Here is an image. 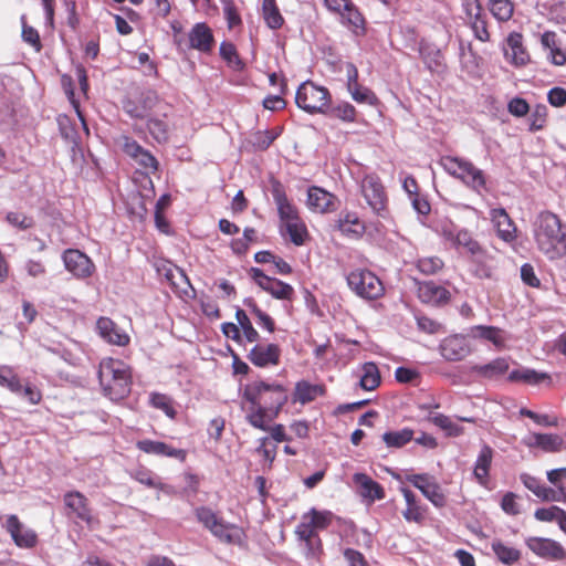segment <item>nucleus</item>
Instances as JSON below:
<instances>
[{
  "mask_svg": "<svg viewBox=\"0 0 566 566\" xmlns=\"http://www.w3.org/2000/svg\"><path fill=\"white\" fill-rule=\"evenodd\" d=\"M434 230L460 252L469 254L480 245V242L468 229L460 228L447 218L438 220Z\"/></svg>",
  "mask_w": 566,
  "mask_h": 566,
  "instance_id": "nucleus-7",
  "label": "nucleus"
},
{
  "mask_svg": "<svg viewBox=\"0 0 566 566\" xmlns=\"http://www.w3.org/2000/svg\"><path fill=\"white\" fill-rule=\"evenodd\" d=\"M547 107L545 105H536L530 114V130L537 132L542 129L546 123Z\"/></svg>",
  "mask_w": 566,
  "mask_h": 566,
  "instance_id": "nucleus-57",
  "label": "nucleus"
},
{
  "mask_svg": "<svg viewBox=\"0 0 566 566\" xmlns=\"http://www.w3.org/2000/svg\"><path fill=\"white\" fill-rule=\"evenodd\" d=\"M307 207L319 213L332 212L337 208V198L321 187H310L307 190Z\"/></svg>",
  "mask_w": 566,
  "mask_h": 566,
  "instance_id": "nucleus-19",
  "label": "nucleus"
},
{
  "mask_svg": "<svg viewBox=\"0 0 566 566\" xmlns=\"http://www.w3.org/2000/svg\"><path fill=\"white\" fill-rule=\"evenodd\" d=\"M352 98L358 104H367L375 106L378 104L376 94L368 87L360 84L355 85L347 90Z\"/></svg>",
  "mask_w": 566,
  "mask_h": 566,
  "instance_id": "nucleus-49",
  "label": "nucleus"
},
{
  "mask_svg": "<svg viewBox=\"0 0 566 566\" xmlns=\"http://www.w3.org/2000/svg\"><path fill=\"white\" fill-rule=\"evenodd\" d=\"M537 248L551 260L566 254V232L559 218L549 212H541L533 226Z\"/></svg>",
  "mask_w": 566,
  "mask_h": 566,
  "instance_id": "nucleus-1",
  "label": "nucleus"
},
{
  "mask_svg": "<svg viewBox=\"0 0 566 566\" xmlns=\"http://www.w3.org/2000/svg\"><path fill=\"white\" fill-rule=\"evenodd\" d=\"M244 305L256 319V323L265 328L269 333L275 329L274 321L265 312H263L252 298L244 300Z\"/></svg>",
  "mask_w": 566,
  "mask_h": 566,
  "instance_id": "nucleus-44",
  "label": "nucleus"
},
{
  "mask_svg": "<svg viewBox=\"0 0 566 566\" xmlns=\"http://www.w3.org/2000/svg\"><path fill=\"white\" fill-rule=\"evenodd\" d=\"M295 535L297 539L321 538L318 535V530L312 523H310V520L304 514L302 515L301 522L295 528Z\"/></svg>",
  "mask_w": 566,
  "mask_h": 566,
  "instance_id": "nucleus-60",
  "label": "nucleus"
},
{
  "mask_svg": "<svg viewBox=\"0 0 566 566\" xmlns=\"http://www.w3.org/2000/svg\"><path fill=\"white\" fill-rule=\"evenodd\" d=\"M472 370L482 377L493 378L509 370V361L506 358H496L485 365H475Z\"/></svg>",
  "mask_w": 566,
  "mask_h": 566,
  "instance_id": "nucleus-38",
  "label": "nucleus"
},
{
  "mask_svg": "<svg viewBox=\"0 0 566 566\" xmlns=\"http://www.w3.org/2000/svg\"><path fill=\"white\" fill-rule=\"evenodd\" d=\"M62 260L65 269L78 279H85L92 275L94 264L91 259L76 249L64 251Z\"/></svg>",
  "mask_w": 566,
  "mask_h": 566,
  "instance_id": "nucleus-17",
  "label": "nucleus"
},
{
  "mask_svg": "<svg viewBox=\"0 0 566 566\" xmlns=\"http://www.w3.org/2000/svg\"><path fill=\"white\" fill-rule=\"evenodd\" d=\"M538 497L542 501H552V502H564L566 503V489L563 486L558 488V491H555L551 488L543 486Z\"/></svg>",
  "mask_w": 566,
  "mask_h": 566,
  "instance_id": "nucleus-64",
  "label": "nucleus"
},
{
  "mask_svg": "<svg viewBox=\"0 0 566 566\" xmlns=\"http://www.w3.org/2000/svg\"><path fill=\"white\" fill-rule=\"evenodd\" d=\"M525 544L536 556L549 560H563L566 558V549L560 543L546 537H528Z\"/></svg>",
  "mask_w": 566,
  "mask_h": 566,
  "instance_id": "nucleus-13",
  "label": "nucleus"
},
{
  "mask_svg": "<svg viewBox=\"0 0 566 566\" xmlns=\"http://www.w3.org/2000/svg\"><path fill=\"white\" fill-rule=\"evenodd\" d=\"M282 235H287L290 241L300 247L308 240V231L302 219L280 226Z\"/></svg>",
  "mask_w": 566,
  "mask_h": 566,
  "instance_id": "nucleus-35",
  "label": "nucleus"
},
{
  "mask_svg": "<svg viewBox=\"0 0 566 566\" xmlns=\"http://www.w3.org/2000/svg\"><path fill=\"white\" fill-rule=\"evenodd\" d=\"M361 193L371 211L381 218L388 217V199L385 188L376 175H367L361 180Z\"/></svg>",
  "mask_w": 566,
  "mask_h": 566,
  "instance_id": "nucleus-8",
  "label": "nucleus"
},
{
  "mask_svg": "<svg viewBox=\"0 0 566 566\" xmlns=\"http://www.w3.org/2000/svg\"><path fill=\"white\" fill-rule=\"evenodd\" d=\"M491 548L493 553L495 554L496 558L504 565L511 566L516 564L521 559V552L511 546L505 544L504 542L500 539H495L491 544Z\"/></svg>",
  "mask_w": 566,
  "mask_h": 566,
  "instance_id": "nucleus-36",
  "label": "nucleus"
},
{
  "mask_svg": "<svg viewBox=\"0 0 566 566\" xmlns=\"http://www.w3.org/2000/svg\"><path fill=\"white\" fill-rule=\"evenodd\" d=\"M302 545L303 554L307 560L319 562L323 555V544L321 538L298 539Z\"/></svg>",
  "mask_w": 566,
  "mask_h": 566,
  "instance_id": "nucleus-48",
  "label": "nucleus"
},
{
  "mask_svg": "<svg viewBox=\"0 0 566 566\" xmlns=\"http://www.w3.org/2000/svg\"><path fill=\"white\" fill-rule=\"evenodd\" d=\"M353 481L358 494L369 503H373L377 500H382L385 497V491L382 486L367 474L360 472L355 473L353 475Z\"/></svg>",
  "mask_w": 566,
  "mask_h": 566,
  "instance_id": "nucleus-24",
  "label": "nucleus"
},
{
  "mask_svg": "<svg viewBox=\"0 0 566 566\" xmlns=\"http://www.w3.org/2000/svg\"><path fill=\"white\" fill-rule=\"evenodd\" d=\"M494 451L493 449L488 446L483 444L480 449V452L476 457L474 468H473V476L476 480V482L482 485L486 486L489 482V473L492 465Z\"/></svg>",
  "mask_w": 566,
  "mask_h": 566,
  "instance_id": "nucleus-30",
  "label": "nucleus"
},
{
  "mask_svg": "<svg viewBox=\"0 0 566 566\" xmlns=\"http://www.w3.org/2000/svg\"><path fill=\"white\" fill-rule=\"evenodd\" d=\"M419 52L429 70L437 71L442 66L443 56L436 45L420 43Z\"/></svg>",
  "mask_w": 566,
  "mask_h": 566,
  "instance_id": "nucleus-40",
  "label": "nucleus"
},
{
  "mask_svg": "<svg viewBox=\"0 0 566 566\" xmlns=\"http://www.w3.org/2000/svg\"><path fill=\"white\" fill-rule=\"evenodd\" d=\"M563 443V438L556 433H541V450L544 452H558Z\"/></svg>",
  "mask_w": 566,
  "mask_h": 566,
  "instance_id": "nucleus-58",
  "label": "nucleus"
},
{
  "mask_svg": "<svg viewBox=\"0 0 566 566\" xmlns=\"http://www.w3.org/2000/svg\"><path fill=\"white\" fill-rule=\"evenodd\" d=\"M132 475L136 481L146 486L158 488L160 490L167 491V486L159 481V478L147 469H137L133 472Z\"/></svg>",
  "mask_w": 566,
  "mask_h": 566,
  "instance_id": "nucleus-54",
  "label": "nucleus"
},
{
  "mask_svg": "<svg viewBox=\"0 0 566 566\" xmlns=\"http://www.w3.org/2000/svg\"><path fill=\"white\" fill-rule=\"evenodd\" d=\"M491 221L496 229L499 238L505 242L515 240V227L503 208H495L490 211Z\"/></svg>",
  "mask_w": 566,
  "mask_h": 566,
  "instance_id": "nucleus-29",
  "label": "nucleus"
},
{
  "mask_svg": "<svg viewBox=\"0 0 566 566\" xmlns=\"http://www.w3.org/2000/svg\"><path fill=\"white\" fill-rule=\"evenodd\" d=\"M235 318H237L239 328L242 329V333L249 343H254L260 339V334L253 327L245 311L238 308L235 312Z\"/></svg>",
  "mask_w": 566,
  "mask_h": 566,
  "instance_id": "nucleus-46",
  "label": "nucleus"
},
{
  "mask_svg": "<svg viewBox=\"0 0 566 566\" xmlns=\"http://www.w3.org/2000/svg\"><path fill=\"white\" fill-rule=\"evenodd\" d=\"M6 528L11 535L14 544L21 548H32L38 543L36 533L24 526L17 515H9L6 522Z\"/></svg>",
  "mask_w": 566,
  "mask_h": 566,
  "instance_id": "nucleus-18",
  "label": "nucleus"
},
{
  "mask_svg": "<svg viewBox=\"0 0 566 566\" xmlns=\"http://www.w3.org/2000/svg\"><path fill=\"white\" fill-rule=\"evenodd\" d=\"M242 400L279 413L287 402L289 396L286 388L281 384L256 380L243 387Z\"/></svg>",
  "mask_w": 566,
  "mask_h": 566,
  "instance_id": "nucleus-3",
  "label": "nucleus"
},
{
  "mask_svg": "<svg viewBox=\"0 0 566 566\" xmlns=\"http://www.w3.org/2000/svg\"><path fill=\"white\" fill-rule=\"evenodd\" d=\"M469 336L491 342L496 348H503L506 339L504 331L495 326L486 325L470 327Z\"/></svg>",
  "mask_w": 566,
  "mask_h": 566,
  "instance_id": "nucleus-33",
  "label": "nucleus"
},
{
  "mask_svg": "<svg viewBox=\"0 0 566 566\" xmlns=\"http://www.w3.org/2000/svg\"><path fill=\"white\" fill-rule=\"evenodd\" d=\"M244 403L245 402L242 401V410L245 411L247 422L255 429L268 431L270 422L274 420L279 413L255 405L245 407Z\"/></svg>",
  "mask_w": 566,
  "mask_h": 566,
  "instance_id": "nucleus-28",
  "label": "nucleus"
},
{
  "mask_svg": "<svg viewBox=\"0 0 566 566\" xmlns=\"http://www.w3.org/2000/svg\"><path fill=\"white\" fill-rule=\"evenodd\" d=\"M489 10L500 22L509 21L514 12V6L511 0H489Z\"/></svg>",
  "mask_w": 566,
  "mask_h": 566,
  "instance_id": "nucleus-42",
  "label": "nucleus"
},
{
  "mask_svg": "<svg viewBox=\"0 0 566 566\" xmlns=\"http://www.w3.org/2000/svg\"><path fill=\"white\" fill-rule=\"evenodd\" d=\"M416 266L422 274L433 275L443 269L444 263L439 256H423L417 260Z\"/></svg>",
  "mask_w": 566,
  "mask_h": 566,
  "instance_id": "nucleus-52",
  "label": "nucleus"
},
{
  "mask_svg": "<svg viewBox=\"0 0 566 566\" xmlns=\"http://www.w3.org/2000/svg\"><path fill=\"white\" fill-rule=\"evenodd\" d=\"M338 14L342 18V23L355 33L364 31L365 19L352 1H349L348 6H346Z\"/></svg>",
  "mask_w": 566,
  "mask_h": 566,
  "instance_id": "nucleus-37",
  "label": "nucleus"
},
{
  "mask_svg": "<svg viewBox=\"0 0 566 566\" xmlns=\"http://www.w3.org/2000/svg\"><path fill=\"white\" fill-rule=\"evenodd\" d=\"M337 227L343 234L355 239L363 237L366 231L364 221L360 220L356 212L352 211L340 213Z\"/></svg>",
  "mask_w": 566,
  "mask_h": 566,
  "instance_id": "nucleus-32",
  "label": "nucleus"
},
{
  "mask_svg": "<svg viewBox=\"0 0 566 566\" xmlns=\"http://www.w3.org/2000/svg\"><path fill=\"white\" fill-rule=\"evenodd\" d=\"M250 274L254 282L262 290L271 294L274 298L292 300L294 294V289L292 287V285L277 279L265 275L263 271L258 268H252L250 270Z\"/></svg>",
  "mask_w": 566,
  "mask_h": 566,
  "instance_id": "nucleus-10",
  "label": "nucleus"
},
{
  "mask_svg": "<svg viewBox=\"0 0 566 566\" xmlns=\"http://www.w3.org/2000/svg\"><path fill=\"white\" fill-rule=\"evenodd\" d=\"M439 350L446 360L460 361L471 354L472 348L465 336L455 334L442 339Z\"/></svg>",
  "mask_w": 566,
  "mask_h": 566,
  "instance_id": "nucleus-14",
  "label": "nucleus"
},
{
  "mask_svg": "<svg viewBox=\"0 0 566 566\" xmlns=\"http://www.w3.org/2000/svg\"><path fill=\"white\" fill-rule=\"evenodd\" d=\"M520 415L532 419L535 423L543 427H555L558 423L557 418L548 415H539L526 408H522Z\"/></svg>",
  "mask_w": 566,
  "mask_h": 566,
  "instance_id": "nucleus-62",
  "label": "nucleus"
},
{
  "mask_svg": "<svg viewBox=\"0 0 566 566\" xmlns=\"http://www.w3.org/2000/svg\"><path fill=\"white\" fill-rule=\"evenodd\" d=\"M431 421L450 437H458L463 432V428L457 421L443 413H436Z\"/></svg>",
  "mask_w": 566,
  "mask_h": 566,
  "instance_id": "nucleus-47",
  "label": "nucleus"
},
{
  "mask_svg": "<svg viewBox=\"0 0 566 566\" xmlns=\"http://www.w3.org/2000/svg\"><path fill=\"white\" fill-rule=\"evenodd\" d=\"M439 164L447 174L461 180L474 192L481 195L486 190L485 174L472 161L455 156H442Z\"/></svg>",
  "mask_w": 566,
  "mask_h": 566,
  "instance_id": "nucleus-4",
  "label": "nucleus"
},
{
  "mask_svg": "<svg viewBox=\"0 0 566 566\" xmlns=\"http://www.w3.org/2000/svg\"><path fill=\"white\" fill-rule=\"evenodd\" d=\"M64 504L67 515L85 522L92 526L95 522L92 511L88 507V501L84 494L78 491H71L64 494Z\"/></svg>",
  "mask_w": 566,
  "mask_h": 566,
  "instance_id": "nucleus-16",
  "label": "nucleus"
},
{
  "mask_svg": "<svg viewBox=\"0 0 566 566\" xmlns=\"http://www.w3.org/2000/svg\"><path fill=\"white\" fill-rule=\"evenodd\" d=\"M0 386L9 389L13 394H20L22 382L12 367L0 365Z\"/></svg>",
  "mask_w": 566,
  "mask_h": 566,
  "instance_id": "nucleus-43",
  "label": "nucleus"
},
{
  "mask_svg": "<svg viewBox=\"0 0 566 566\" xmlns=\"http://www.w3.org/2000/svg\"><path fill=\"white\" fill-rule=\"evenodd\" d=\"M327 114L336 117L346 123H353L356 120V108L348 102H340L334 107L329 106Z\"/></svg>",
  "mask_w": 566,
  "mask_h": 566,
  "instance_id": "nucleus-50",
  "label": "nucleus"
},
{
  "mask_svg": "<svg viewBox=\"0 0 566 566\" xmlns=\"http://www.w3.org/2000/svg\"><path fill=\"white\" fill-rule=\"evenodd\" d=\"M96 331L105 342L112 345L126 346L129 344V335L108 317L97 319Z\"/></svg>",
  "mask_w": 566,
  "mask_h": 566,
  "instance_id": "nucleus-21",
  "label": "nucleus"
},
{
  "mask_svg": "<svg viewBox=\"0 0 566 566\" xmlns=\"http://www.w3.org/2000/svg\"><path fill=\"white\" fill-rule=\"evenodd\" d=\"M349 290L358 297L366 301H375L385 294L381 280L370 270L356 268L346 274Z\"/></svg>",
  "mask_w": 566,
  "mask_h": 566,
  "instance_id": "nucleus-5",
  "label": "nucleus"
},
{
  "mask_svg": "<svg viewBox=\"0 0 566 566\" xmlns=\"http://www.w3.org/2000/svg\"><path fill=\"white\" fill-rule=\"evenodd\" d=\"M318 531L325 530L332 522V513L328 511H317L311 509L304 514Z\"/></svg>",
  "mask_w": 566,
  "mask_h": 566,
  "instance_id": "nucleus-56",
  "label": "nucleus"
},
{
  "mask_svg": "<svg viewBox=\"0 0 566 566\" xmlns=\"http://www.w3.org/2000/svg\"><path fill=\"white\" fill-rule=\"evenodd\" d=\"M281 357V348L274 343H259L254 345L249 354L248 359L256 367L268 368L277 366Z\"/></svg>",
  "mask_w": 566,
  "mask_h": 566,
  "instance_id": "nucleus-15",
  "label": "nucleus"
},
{
  "mask_svg": "<svg viewBox=\"0 0 566 566\" xmlns=\"http://www.w3.org/2000/svg\"><path fill=\"white\" fill-rule=\"evenodd\" d=\"M136 446L140 451L148 454L175 458L180 461H184L186 459L185 450L172 448L171 446L161 441L144 439L139 440Z\"/></svg>",
  "mask_w": 566,
  "mask_h": 566,
  "instance_id": "nucleus-27",
  "label": "nucleus"
},
{
  "mask_svg": "<svg viewBox=\"0 0 566 566\" xmlns=\"http://www.w3.org/2000/svg\"><path fill=\"white\" fill-rule=\"evenodd\" d=\"M418 295L421 302L431 305L444 304L450 298V292L432 281L420 284L418 287Z\"/></svg>",
  "mask_w": 566,
  "mask_h": 566,
  "instance_id": "nucleus-31",
  "label": "nucleus"
},
{
  "mask_svg": "<svg viewBox=\"0 0 566 566\" xmlns=\"http://www.w3.org/2000/svg\"><path fill=\"white\" fill-rule=\"evenodd\" d=\"M413 438V431L411 429H402L398 431L385 432L382 440L389 448H401L411 441Z\"/></svg>",
  "mask_w": 566,
  "mask_h": 566,
  "instance_id": "nucleus-45",
  "label": "nucleus"
},
{
  "mask_svg": "<svg viewBox=\"0 0 566 566\" xmlns=\"http://www.w3.org/2000/svg\"><path fill=\"white\" fill-rule=\"evenodd\" d=\"M406 480L417 488L434 506L442 507L446 504V497L436 479L427 473L408 474Z\"/></svg>",
  "mask_w": 566,
  "mask_h": 566,
  "instance_id": "nucleus-11",
  "label": "nucleus"
},
{
  "mask_svg": "<svg viewBox=\"0 0 566 566\" xmlns=\"http://www.w3.org/2000/svg\"><path fill=\"white\" fill-rule=\"evenodd\" d=\"M400 492L406 501V509L402 511L403 518L407 522L422 524L426 520L427 507L420 503L416 494L408 488L401 486Z\"/></svg>",
  "mask_w": 566,
  "mask_h": 566,
  "instance_id": "nucleus-26",
  "label": "nucleus"
},
{
  "mask_svg": "<svg viewBox=\"0 0 566 566\" xmlns=\"http://www.w3.org/2000/svg\"><path fill=\"white\" fill-rule=\"evenodd\" d=\"M321 394V388L306 381H300L295 387V399L302 403L314 400Z\"/></svg>",
  "mask_w": 566,
  "mask_h": 566,
  "instance_id": "nucleus-51",
  "label": "nucleus"
},
{
  "mask_svg": "<svg viewBox=\"0 0 566 566\" xmlns=\"http://www.w3.org/2000/svg\"><path fill=\"white\" fill-rule=\"evenodd\" d=\"M295 103L308 114H327L331 94L326 87L305 81L296 91Z\"/></svg>",
  "mask_w": 566,
  "mask_h": 566,
  "instance_id": "nucleus-6",
  "label": "nucleus"
},
{
  "mask_svg": "<svg viewBox=\"0 0 566 566\" xmlns=\"http://www.w3.org/2000/svg\"><path fill=\"white\" fill-rule=\"evenodd\" d=\"M98 379L103 392L112 400L123 399L130 392L132 371L129 366L119 359H102Z\"/></svg>",
  "mask_w": 566,
  "mask_h": 566,
  "instance_id": "nucleus-2",
  "label": "nucleus"
},
{
  "mask_svg": "<svg viewBox=\"0 0 566 566\" xmlns=\"http://www.w3.org/2000/svg\"><path fill=\"white\" fill-rule=\"evenodd\" d=\"M548 378L549 376L546 373H538L530 368L515 369L509 374V380L511 381H524L533 385L539 384Z\"/></svg>",
  "mask_w": 566,
  "mask_h": 566,
  "instance_id": "nucleus-41",
  "label": "nucleus"
},
{
  "mask_svg": "<svg viewBox=\"0 0 566 566\" xmlns=\"http://www.w3.org/2000/svg\"><path fill=\"white\" fill-rule=\"evenodd\" d=\"M118 143L122 150L130 157L146 174H155L158 170L159 163L155 156L135 139L127 135L119 137Z\"/></svg>",
  "mask_w": 566,
  "mask_h": 566,
  "instance_id": "nucleus-9",
  "label": "nucleus"
},
{
  "mask_svg": "<svg viewBox=\"0 0 566 566\" xmlns=\"http://www.w3.org/2000/svg\"><path fill=\"white\" fill-rule=\"evenodd\" d=\"M196 516L214 536L229 543L233 541L232 535L228 533V527L217 517L211 509L199 507L196 510Z\"/></svg>",
  "mask_w": 566,
  "mask_h": 566,
  "instance_id": "nucleus-25",
  "label": "nucleus"
},
{
  "mask_svg": "<svg viewBox=\"0 0 566 566\" xmlns=\"http://www.w3.org/2000/svg\"><path fill=\"white\" fill-rule=\"evenodd\" d=\"M565 510L559 506L552 505L549 507H541L537 509L534 513V516L537 521L541 522H556L560 520L562 514Z\"/></svg>",
  "mask_w": 566,
  "mask_h": 566,
  "instance_id": "nucleus-59",
  "label": "nucleus"
},
{
  "mask_svg": "<svg viewBox=\"0 0 566 566\" xmlns=\"http://www.w3.org/2000/svg\"><path fill=\"white\" fill-rule=\"evenodd\" d=\"M214 44L211 29L203 22L196 23L188 33V48L202 53L212 51Z\"/></svg>",
  "mask_w": 566,
  "mask_h": 566,
  "instance_id": "nucleus-23",
  "label": "nucleus"
},
{
  "mask_svg": "<svg viewBox=\"0 0 566 566\" xmlns=\"http://www.w3.org/2000/svg\"><path fill=\"white\" fill-rule=\"evenodd\" d=\"M6 219L20 230H27L33 226V219L21 212H8Z\"/></svg>",
  "mask_w": 566,
  "mask_h": 566,
  "instance_id": "nucleus-63",
  "label": "nucleus"
},
{
  "mask_svg": "<svg viewBox=\"0 0 566 566\" xmlns=\"http://www.w3.org/2000/svg\"><path fill=\"white\" fill-rule=\"evenodd\" d=\"M147 128L153 138L158 143H164L168 139V125L164 119L149 118Z\"/></svg>",
  "mask_w": 566,
  "mask_h": 566,
  "instance_id": "nucleus-55",
  "label": "nucleus"
},
{
  "mask_svg": "<svg viewBox=\"0 0 566 566\" xmlns=\"http://www.w3.org/2000/svg\"><path fill=\"white\" fill-rule=\"evenodd\" d=\"M357 376L359 377L358 386L366 391L375 390L380 385V373L373 361L363 364L357 370Z\"/></svg>",
  "mask_w": 566,
  "mask_h": 566,
  "instance_id": "nucleus-34",
  "label": "nucleus"
},
{
  "mask_svg": "<svg viewBox=\"0 0 566 566\" xmlns=\"http://www.w3.org/2000/svg\"><path fill=\"white\" fill-rule=\"evenodd\" d=\"M272 196L277 208V213L281 221L280 226L302 219L296 206L287 198L280 184L273 186Z\"/></svg>",
  "mask_w": 566,
  "mask_h": 566,
  "instance_id": "nucleus-20",
  "label": "nucleus"
},
{
  "mask_svg": "<svg viewBox=\"0 0 566 566\" xmlns=\"http://www.w3.org/2000/svg\"><path fill=\"white\" fill-rule=\"evenodd\" d=\"M470 266L474 276L479 279H491L496 268V256L494 253L485 249L483 245H479L474 249V252H470Z\"/></svg>",
  "mask_w": 566,
  "mask_h": 566,
  "instance_id": "nucleus-12",
  "label": "nucleus"
},
{
  "mask_svg": "<svg viewBox=\"0 0 566 566\" xmlns=\"http://www.w3.org/2000/svg\"><path fill=\"white\" fill-rule=\"evenodd\" d=\"M150 403L154 408L164 411L165 415L170 419L176 418L177 411L175 410L172 401L168 396L158 392L151 394Z\"/></svg>",
  "mask_w": 566,
  "mask_h": 566,
  "instance_id": "nucleus-53",
  "label": "nucleus"
},
{
  "mask_svg": "<svg viewBox=\"0 0 566 566\" xmlns=\"http://www.w3.org/2000/svg\"><path fill=\"white\" fill-rule=\"evenodd\" d=\"M503 50L506 61L515 66H523L530 61V55L523 44V35L518 32H511L507 35Z\"/></svg>",
  "mask_w": 566,
  "mask_h": 566,
  "instance_id": "nucleus-22",
  "label": "nucleus"
},
{
  "mask_svg": "<svg viewBox=\"0 0 566 566\" xmlns=\"http://www.w3.org/2000/svg\"><path fill=\"white\" fill-rule=\"evenodd\" d=\"M223 4V14L229 29L241 25L242 20L240 13L232 0H221Z\"/></svg>",
  "mask_w": 566,
  "mask_h": 566,
  "instance_id": "nucleus-61",
  "label": "nucleus"
},
{
  "mask_svg": "<svg viewBox=\"0 0 566 566\" xmlns=\"http://www.w3.org/2000/svg\"><path fill=\"white\" fill-rule=\"evenodd\" d=\"M262 15L265 24L272 30L280 29L284 23V19L276 6L275 0H263Z\"/></svg>",
  "mask_w": 566,
  "mask_h": 566,
  "instance_id": "nucleus-39",
  "label": "nucleus"
}]
</instances>
